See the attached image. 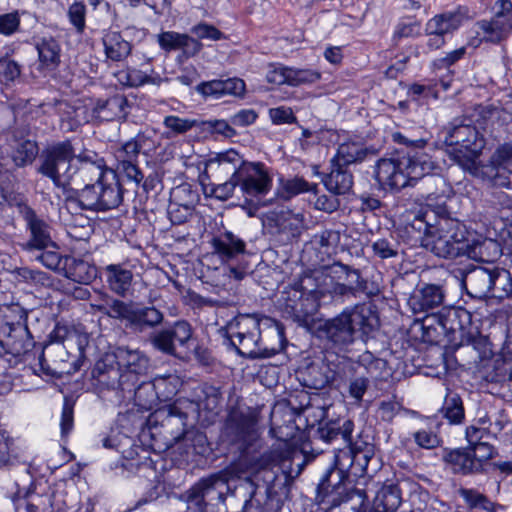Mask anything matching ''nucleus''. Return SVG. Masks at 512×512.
I'll return each instance as SVG.
<instances>
[{
    "instance_id": "f257e3e1",
    "label": "nucleus",
    "mask_w": 512,
    "mask_h": 512,
    "mask_svg": "<svg viewBox=\"0 0 512 512\" xmlns=\"http://www.w3.org/2000/svg\"><path fill=\"white\" fill-rule=\"evenodd\" d=\"M37 171L63 190L72 183L84 184L76 192V197L68 200L81 209L107 211L117 208L123 201L118 176L107 167L104 158L88 149L76 154L69 140L45 148L40 155Z\"/></svg>"
},
{
    "instance_id": "f03ea898",
    "label": "nucleus",
    "mask_w": 512,
    "mask_h": 512,
    "mask_svg": "<svg viewBox=\"0 0 512 512\" xmlns=\"http://www.w3.org/2000/svg\"><path fill=\"white\" fill-rule=\"evenodd\" d=\"M220 332L238 355L248 359L270 358L286 345L283 325L257 314H239Z\"/></svg>"
},
{
    "instance_id": "7ed1b4c3",
    "label": "nucleus",
    "mask_w": 512,
    "mask_h": 512,
    "mask_svg": "<svg viewBox=\"0 0 512 512\" xmlns=\"http://www.w3.org/2000/svg\"><path fill=\"white\" fill-rule=\"evenodd\" d=\"M422 246L435 256L444 259L467 257L475 261H487L485 250L493 249L499 254L498 244L492 240L469 241L468 231L463 223L448 215H439L433 229L422 238Z\"/></svg>"
},
{
    "instance_id": "20e7f679",
    "label": "nucleus",
    "mask_w": 512,
    "mask_h": 512,
    "mask_svg": "<svg viewBox=\"0 0 512 512\" xmlns=\"http://www.w3.org/2000/svg\"><path fill=\"white\" fill-rule=\"evenodd\" d=\"M436 168L431 156L422 151L397 157L381 158L374 167V177L385 191H399L413 187L418 180L429 175Z\"/></svg>"
},
{
    "instance_id": "39448f33",
    "label": "nucleus",
    "mask_w": 512,
    "mask_h": 512,
    "mask_svg": "<svg viewBox=\"0 0 512 512\" xmlns=\"http://www.w3.org/2000/svg\"><path fill=\"white\" fill-rule=\"evenodd\" d=\"M377 318L365 304L345 308L320 326L321 337L333 348L347 350L356 340L367 336L376 326Z\"/></svg>"
},
{
    "instance_id": "423d86ee",
    "label": "nucleus",
    "mask_w": 512,
    "mask_h": 512,
    "mask_svg": "<svg viewBox=\"0 0 512 512\" xmlns=\"http://www.w3.org/2000/svg\"><path fill=\"white\" fill-rule=\"evenodd\" d=\"M92 385L94 389L102 394L105 391L115 393L117 401L134 399L143 408H150L148 403H141L142 394L150 392L154 395L151 384H143L136 388V379L133 374L124 375L116 360L109 354L99 359L92 369Z\"/></svg>"
},
{
    "instance_id": "0eeeda50",
    "label": "nucleus",
    "mask_w": 512,
    "mask_h": 512,
    "mask_svg": "<svg viewBox=\"0 0 512 512\" xmlns=\"http://www.w3.org/2000/svg\"><path fill=\"white\" fill-rule=\"evenodd\" d=\"M446 141L455 146L451 155L459 166L466 171L477 170V158L484 147V141L475 127L470 124L454 125Z\"/></svg>"
},
{
    "instance_id": "6e6552de",
    "label": "nucleus",
    "mask_w": 512,
    "mask_h": 512,
    "mask_svg": "<svg viewBox=\"0 0 512 512\" xmlns=\"http://www.w3.org/2000/svg\"><path fill=\"white\" fill-rule=\"evenodd\" d=\"M230 490L224 474H213L195 484L188 494L189 504L200 512H226L225 494Z\"/></svg>"
},
{
    "instance_id": "1a4fd4ad",
    "label": "nucleus",
    "mask_w": 512,
    "mask_h": 512,
    "mask_svg": "<svg viewBox=\"0 0 512 512\" xmlns=\"http://www.w3.org/2000/svg\"><path fill=\"white\" fill-rule=\"evenodd\" d=\"M263 474V479L266 482L264 491H259L254 487V483L246 478L241 480L238 485L235 486L232 496L246 497L249 495V499H245L242 512H276L278 510V504L274 497L270 495L272 485L276 480V473L268 468H264L258 472L257 477Z\"/></svg>"
},
{
    "instance_id": "9d476101",
    "label": "nucleus",
    "mask_w": 512,
    "mask_h": 512,
    "mask_svg": "<svg viewBox=\"0 0 512 512\" xmlns=\"http://www.w3.org/2000/svg\"><path fill=\"white\" fill-rule=\"evenodd\" d=\"M145 141V136L138 134L135 138L120 144L114 149L117 170L123 173L136 187L144 179V175L138 167V157Z\"/></svg>"
},
{
    "instance_id": "9b49d317",
    "label": "nucleus",
    "mask_w": 512,
    "mask_h": 512,
    "mask_svg": "<svg viewBox=\"0 0 512 512\" xmlns=\"http://www.w3.org/2000/svg\"><path fill=\"white\" fill-rule=\"evenodd\" d=\"M19 214L24 219L30 233L28 241L24 244L25 250L32 251L56 248V244L52 240L51 226L40 218L34 209L26 202L24 205L20 206Z\"/></svg>"
},
{
    "instance_id": "f8f14e48",
    "label": "nucleus",
    "mask_w": 512,
    "mask_h": 512,
    "mask_svg": "<svg viewBox=\"0 0 512 512\" xmlns=\"http://www.w3.org/2000/svg\"><path fill=\"white\" fill-rule=\"evenodd\" d=\"M50 349L53 353L52 366L46 363L44 354L39 357L41 369L46 374L51 376L71 374L81 368L85 349H81V353L77 347L69 349L63 345H56Z\"/></svg>"
},
{
    "instance_id": "ddd939ff",
    "label": "nucleus",
    "mask_w": 512,
    "mask_h": 512,
    "mask_svg": "<svg viewBox=\"0 0 512 512\" xmlns=\"http://www.w3.org/2000/svg\"><path fill=\"white\" fill-rule=\"evenodd\" d=\"M238 183L248 196L266 195L272 187V177L261 162H248L240 168Z\"/></svg>"
},
{
    "instance_id": "4468645a",
    "label": "nucleus",
    "mask_w": 512,
    "mask_h": 512,
    "mask_svg": "<svg viewBox=\"0 0 512 512\" xmlns=\"http://www.w3.org/2000/svg\"><path fill=\"white\" fill-rule=\"evenodd\" d=\"M330 276L336 280L333 287L335 295L354 296L365 293L367 282L358 269L341 262H335L328 268Z\"/></svg>"
},
{
    "instance_id": "2eb2a0df",
    "label": "nucleus",
    "mask_w": 512,
    "mask_h": 512,
    "mask_svg": "<svg viewBox=\"0 0 512 512\" xmlns=\"http://www.w3.org/2000/svg\"><path fill=\"white\" fill-rule=\"evenodd\" d=\"M498 10L490 21L477 23L484 34V39L489 42L498 43L505 39L512 32V2L510 0H498Z\"/></svg>"
},
{
    "instance_id": "dca6fc26",
    "label": "nucleus",
    "mask_w": 512,
    "mask_h": 512,
    "mask_svg": "<svg viewBox=\"0 0 512 512\" xmlns=\"http://www.w3.org/2000/svg\"><path fill=\"white\" fill-rule=\"evenodd\" d=\"M257 417L250 409L232 408L226 420V432L235 442L248 444L256 437Z\"/></svg>"
},
{
    "instance_id": "f3484780",
    "label": "nucleus",
    "mask_w": 512,
    "mask_h": 512,
    "mask_svg": "<svg viewBox=\"0 0 512 512\" xmlns=\"http://www.w3.org/2000/svg\"><path fill=\"white\" fill-rule=\"evenodd\" d=\"M263 225L272 235L283 236L290 240L300 235L303 217L290 210L270 211L265 215Z\"/></svg>"
},
{
    "instance_id": "a211bd4d",
    "label": "nucleus",
    "mask_w": 512,
    "mask_h": 512,
    "mask_svg": "<svg viewBox=\"0 0 512 512\" xmlns=\"http://www.w3.org/2000/svg\"><path fill=\"white\" fill-rule=\"evenodd\" d=\"M198 200V194L188 184L180 185L171 192V203L168 214L173 224H182L192 214L194 205Z\"/></svg>"
},
{
    "instance_id": "6ab92c4d",
    "label": "nucleus",
    "mask_w": 512,
    "mask_h": 512,
    "mask_svg": "<svg viewBox=\"0 0 512 512\" xmlns=\"http://www.w3.org/2000/svg\"><path fill=\"white\" fill-rule=\"evenodd\" d=\"M431 320H437L442 331L460 335H475L476 332L471 330L472 315L464 308H444L443 312L435 315Z\"/></svg>"
},
{
    "instance_id": "aec40b11",
    "label": "nucleus",
    "mask_w": 512,
    "mask_h": 512,
    "mask_svg": "<svg viewBox=\"0 0 512 512\" xmlns=\"http://www.w3.org/2000/svg\"><path fill=\"white\" fill-rule=\"evenodd\" d=\"M109 354L116 360L124 375L133 374L135 376L136 388H138L140 386L138 385V375L145 373L148 369V358L138 349L128 347H118Z\"/></svg>"
},
{
    "instance_id": "412c9836",
    "label": "nucleus",
    "mask_w": 512,
    "mask_h": 512,
    "mask_svg": "<svg viewBox=\"0 0 512 512\" xmlns=\"http://www.w3.org/2000/svg\"><path fill=\"white\" fill-rule=\"evenodd\" d=\"M492 266H476L463 275V285L467 294L475 299L489 298L491 292Z\"/></svg>"
},
{
    "instance_id": "4be33fe9",
    "label": "nucleus",
    "mask_w": 512,
    "mask_h": 512,
    "mask_svg": "<svg viewBox=\"0 0 512 512\" xmlns=\"http://www.w3.org/2000/svg\"><path fill=\"white\" fill-rule=\"evenodd\" d=\"M472 18L470 10L460 6L454 11L444 12L431 18L425 27L426 33L445 35L456 30L465 20Z\"/></svg>"
},
{
    "instance_id": "5701e85b",
    "label": "nucleus",
    "mask_w": 512,
    "mask_h": 512,
    "mask_svg": "<svg viewBox=\"0 0 512 512\" xmlns=\"http://www.w3.org/2000/svg\"><path fill=\"white\" fill-rule=\"evenodd\" d=\"M444 299L445 292L440 285L425 284L414 291L408 303L414 313H420L440 307Z\"/></svg>"
},
{
    "instance_id": "b1692460",
    "label": "nucleus",
    "mask_w": 512,
    "mask_h": 512,
    "mask_svg": "<svg viewBox=\"0 0 512 512\" xmlns=\"http://www.w3.org/2000/svg\"><path fill=\"white\" fill-rule=\"evenodd\" d=\"M442 460L454 474L470 475L480 472V464L468 447L445 449Z\"/></svg>"
},
{
    "instance_id": "393cba45",
    "label": "nucleus",
    "mask_w": 512,
    "mask_h": 512,
    "mask_svg": "<svg viewBox=\"0 0 512 512\" xmlns=\"http://www.w3.org/2000/svg\"><path fill=\"white\" fill-rule=\"evenodd\" d=\"M213 254L221 261L228 262L240 254L245 253L246 243L239 236L230 231H225L211 239Z\"/></svg>"
},
{
    "instance_id": "a878e982",
    "label": "nucleus",
    "mask_w": 512,
    "mask_h": 512,
    "mask_svg": "<svg viewBox=\"0 0 512 512\" xmlns=\"http://www.w3.org/2000/svg\"><path fill=\"white\" fill-rule=\"evenodd\" d=\"M103 274L110 291L125 297L132 287L133 272L124 264H109L103 268Z\"/></svg>"
},
{
    "instance_id": "bb28decb",
    "label": "nucleus",
    "mask_w": 512,
    "mask_h": 512,
    "mask_svg": "<svg viewBox=\"0 0 512 512\" xmlns=\"http://www.w3.org/2000/svg\"><path fill=\"white\" fill-rule=\"evenodd\" d=\"M338 377L336 365L330 362L311 363L305 371L304 382L309 388L320 390Z\"/></svg>"
},
{
    "instance_id": "cd10ccee",
    "label": "nucleus",
    "mask_w": 512,
    "mask_h": 512,
    "mask_svg": "<svg viewBox=\"0 0 512 512\" xmlns=\"http://www.w3.org/2000/svg\"><path fill=\"white\" fill-rule=\"evenodd\" d=\"M510 163H494L493 155L489 164L479 165L476 171H469L472 175L488 180L493 186L512 188V172L508 170Z\"/></svg>"
},
{
    "instance_id": "c85d7f7f",
    "label": "nucleus",
    "mask_w": 512,
    "mask_h": 512,
    "mask_svg": "<svg viewBox=\"0 0 512 512\" xmlns=\"http://www.w3.org/2000/svg\"><path fill=\"white\" fill-rule=\"evenodd\" d=\"M323 183L333 194L344 195L353 187V174L347 167L331 163V171L323 178Z\"/></svg>"
},
{
    "instance_id": "c756f323",
    "label": "nucleus",
    "mask_w": 512,
    "mask_h": 512,
    "mask_svg": "<svg viewBox=\"0 0 512 512\" xmlns=\"http://www.w3.org/2000/svg\"><path fill=\"white\" fill-rule=\"evenodd\" d=\"M119 83L129 87H140L146 84H151L159 87L167 79L160 76L159 73L153 69L149 73L134 67H127L116 73Z\"/></svg>"
},
{
    "instance_id": "7c9ffc66",
    "label": "nucleus",
    "mask_w": 512,
    "mask_h": 512,
    "mask_svg": "<svg viewBox=\"0 0 512 512\" xmlns=\"http://www.w3.org/2000/svg\"><path fill=\"white\" fill-rule=\"evenodd\" d=\"M51 344L46 348L54 347L53 344L63 345L69 349L77 347V350L81 352V349H85L88 345L89 338L85 333H79L76 330H71L65 325L56 324L52 332L50 333Z\"/></svg>"
},
{
    "instance_id": "2f4dec72",
    "label": "nucleus",
    "mask_w": 512,
    "mask_h": 512,
    "mask_svg": "<svg viewBox=\"0 0 512 512\" xmlns=\"http://www.w3.org/2000/svg\"><path fill=\"white\" fill-rule=\"evenodd\" d=\"M107 59L114 62L124 61L132 51V44L116 31H108L102 38Z\"/></svg>"
},
{
    "instance_id": "473e14b6",
    "label": "nucleus",
    "mask_w": 512,
    "mask_h": 512,
    "mask_svg": "<svg viewBox=\"0 0 512 512\" xmlns=\"http://www.w3.org/2000/svg\"><path fill=\"white\" fill-rule=\"evenodd\" d=\"M293 297L286 300L284 309L296 322L306 323L316 311V304L297 290L293 291Z\"/></svg>"
},
{
    "instance_id": "72a5a7b5",
    "label": "nucleus",
    "mask_w": 512,
    "mask_h": 512,
    "mask_svg": "<svg viewBox=\"0 0 512 512\" xmlns=\"http://www.w3.org/2000/svg\"><path fill=\"white\" fill-rule=\"evenodd\" d=\"M65 276L80 284H90L97 277V268L81 259L66 257L64 260Z\"/></svg>"
},
{
    "instance_id": "f704fd0d",
    "label": "nucleus",
    "mask_w": 512,
    "mask_h": 512,
    "mask_svg": "<svg viewBox=\"0 0 512 512\" xmlns=\"http://www.w3.org/2000/svg\"><path fill=\"white\" fill-rule=\"evenodd\" d=\"M353 429L354 423L351 420L328 421L319 426L318 434L326 443H332L338 439L345 443L349 441Z\"/></svg>"
},
{
    "instance_id": "c9c22d12",
    "label": "nucleus",
    "mask_w": 512,
    "mask_h": 512,
    "mask_svg": "<svg viewBox=\"0 0 512 512\" xmlns=\"http://www.w3.org/2000/svg\"><path fill=\"white\" fill-rule=\"evenodd\" d=\"M368 154V149L358 142H345L339 145L336 155L331 159V163L348 165L362 162Z\"/></svg>"
},
{
    "instance_id": "e433bc0d",
    "label": "nucleus",
    "mask_w": 512,
    "mask_h": 512,
    "mask_svg": "<svg viewBox=\"0 0 512 512\" xmlns=\"http://www.w3.org/2000/svg\"><path fill=\"white\" fill-rule=\"evenodd\" d=\"M345 445L349 448V455L343 453L348 459V465H358L361 468H366L372 455L373 445L362 440H354L352 434H350L349 441L345 442Z\"/></svg>"
},
{
    "instance_id": "4c0bfd02",
    "label": "nucleus",
    "mask_w": 512,
    "mask_h": 512,
    "mask_svg": "<svg viewBox=\"0 0 512 512\" xmlns=\"http://www.w3.org/2000/svg\"><path fill=\"white\" fill-rule=\"evenodd\" d=\"M491 292L489 298L503 300L512 297V275L500 267L492 266Z\"/></svg>"
},
{
    "instance_id": "58836bf2",
    "label": "nucleus",
    "mask_w": 512,
    "mask_h": 512,
    "mask_svg": "<svg viewBox=\"0 0 512 512\" xmlns=\"http://www.w3.org/2000/svg\"><path fill=\"white\" fill-rule=\"evenodd\" d=\"M127 104L123 95L115 94L105 100L99 99L96 102L94 111L98 116L105 120L120 118L124 115V109Z\"/></svg>"
},
{
    "instance_id": "ea45409f",
    "label": "nucleus",
    "mask_w": 512,
    "mask_h": 512,
    "mask_svg": "<svg viewBox=\"0 0 512 512\" xmlns=\"http://www.w3.org/2000/svg\"><path fill=\"white\" fill-rule=\"evenodd\" d=\"M5 330H7L8 340L7 345L10 346L11 353L16 356H20L22 354L27 353L31 346L32 342L29 339L26 340H18V337L28 336L29 331L26 326L21 324H6Z\"/></svg>"
},
{
    "instance_id": "a19ab883",
    "label": "nucleus",
    "mask_w": 512,
    "mask_h": 512,
    "mask_svg": "<svg viewBox=\"0 0 512 512\" xmlns=\"http://www.w3.org/2000/svg\"><path fill=\"white\" fill-rule=\"evenodd\" d=\"M400 504V491L394 485L383 487L377 493L374 500V507L376 512H395Z\"/></svg>"
},
{
    "instance_id": "79ce46f5",
    "label": "nucleus",
    "mask_w": 512,
    "mask_h": 512,
    "mask_svg": "<svg viewBox=\"0 0 512 512\" xmlns=\"http://www.w3.org/2000/svg\"><path fill=\"white\" fill-rule=\"evenodd\" d=\"M440 413L450 424H461L465 418V411L461 397L456 393H447L443 406L440 409Z\"/></svg>"
},
{
    "instance_id": "37998d69",
    "label": "nucleus",
    "mask_w": 512,
    "mask_h": 512,
    "mask_svg": "<svg viewBox=\"0 0 512 512\" xmlns=\"http://www.w3.org/2000/svg\"><path fill=\"white\" fill-rule=\"evenodd\" d=\"M347 478L348 474L343 467L329 469L317 486L318 494L325 497L331 492L338 491Z\"/></svg>"
},
{
    "instance_id": "c03bdc74",
    "label": "nucleus",
    "mask_w": 512,
    "mask_h": 512,
    "mask_svg": "<svg viewBox=\"0 0 512 512\" xmlns=\"http://www.w3.org/2000/svg\"><path fill=\"white\" fill-rule=\"evenodd\" d=\"M458 492L470 509L479 508L487 512H496L499 507L498 504L476 489L460 488Z\"/></svg>"
},
{
    "instance_id": "a18cd8bd",
    "label": "nucleus",
    "mask_w": 512,
    "mask_h": 512,
    "mask_svg": "<svg viewBox=\"0 0 512 512\" xmlns=\"http://www.w3.org/2000/svg\"><path fill=\"white\" fill-rule=\"evenodd\" d=\"M163 313L155 307L134 308L131 325L139 328L155 327L162 323Z\"/></svg>"
},
{
    "instance_id": "49530a36",
    "label": "nucleus",
    "mask_w": 512,
    "mask_h": 512,
    "mask_svg": "<svg viewBox=\"0 0 512 512\" xmlns=\"http://www.w3.org/2000/svg\"><path fill=\"white\" fill-rule=\"evenodd\" d=\"M39 60L46 67H54L59 63L60 47L53 38H43L36 45Z\"/></svg>"
},
{
    "instance_id": "de8ad7c7",
    "label": "nucleus",
    "mask_w": 512,
    "mask_h": 512,
    "mask_svg": "<svg viewBox=\"0 0 512 512\" xmlns=\"http://www.w3.org/2000/svg\"><path fill=\"white\" fill-rule=\"evenodd\" d=\"M153 346L161 352L179 358L188 359V351L178 350L177 345L173 343L170 334L166 329L157 332L151 339Z\"/></svg>"
},
{
    "instance_id": "09e8293b",
    "label": "nucleus",
    "mask_w": 512,
    "mask_h": 512,
    "mask_svg": "<svg viewBox=\"0 0 512 512\" xmlns=\"http://www.w3.org/2000/svg\"><path fill=\"white\" fill-rule=\"evenodd\" d=\"M170 334L173 343L178 350L188 351L190 356L189 343L192 339V327L187 321H177L171 328L166 329Z\"/></svg>"
},
{
    "instance_id": "8fccbe9b",
    "label": "nucleus",
    "mask_w": 512,
    "mask_h": 512,
    "mask_svg": "<svg viewBox=\"0 0 512 512\" xmlns=\"http://www.w3.org/2000/svg\"><path fill=\"white\" fill-rule=\"evenodd\" d=\"M96 308L111 318L126 320L130 324L132 322L133 307L121 300L113 299L104 305H96Z\"/></svg>"
},
{
    "instance_id": "3c124183",
    "label": "nucleus",
    "mask_w": 512,
    "mask_h": 512,
    "mask_svg": "<svg viewBox=\"0 0 512 512\" xmlns=\"http://www.w3.org/2000/svg\"><path fill=\"white\" fill-rule=\"evenodd\" d=\"M199 127L202 131L209 132L213 135L222 136L224 138H233L238 135L231 121L224 119H213L199 121Z\"/></svg>"
},
{
    "instance_id": "603ef678",
    "label": "nucleus",
    "mask_w": 512,
    "mask_h": 512,
    "mask_svg": "<svg viewBox=\"0 0 512 512\" xmlns=\"http://www.w3.org/2000/svg\"><path fill=\"white\" fill-rule=\"evenodd\" d=\"M38 151L39 148L35 141L25 140L17 145L12 158L16 166L24 167L34 161Z\"/></svg>"
},
{
    "instance_id": "864d4df0",
    "label": "nucleus",
    "mask_w": 512,
    "mask_h": 512,
    "mask_svg": "<svg viewBox=\"0 0 512 512\" xmlns=\"http://www.w3.org/2000/svg\"><path fill=\"white\" fill-rule=\"evenodd\" d=\"M295 450L286 441H281L275 444L272 449L263 455L266 463L271 465L284 464L286 461L294 459Z\"/></svg>"
},
{
    "instance_id": "5fc2aeb1",
    "label": "nucleus",
    "mask_w": 512,
    "mask_h": 512,
    "mask_svg": "<svg viewBox=\"0 0 512 512\" xmlns=\"http://www.w3.org/2000/svg\"><path fill=\"white\" fill-rule=\"evenodd\" d=\"M237 185H239L238 179L229 178L223 183H211L204 186V193L218 200L225 201L233 195Z\"/></svg>"
},
{
    "instance_id": "6e6d98bb",
    "label": "nucleus",
    "mask_w": 512,
    "mask_h": 512,
    "mask_svg": "<svg viewBox=\"0 0 512 512\" xmlns=\"http://www.w3.org/2000/svg\"><path fill=\"white\" fill-rule=\"evenodd\" d=\"M321 73L314 69L289 67V86L313 84L319 81Z\"/></svg>"
},
{
    "instance_id": "4d7b16f0",
    "label": "nucleus",
    "mask_w": 512,
    "mask_h": 512,
    "mask_svg": "<svg viewBox=\"0 0 512 512\" xmlns=\"http://www.w3.org/2000/svg\"><path fill=\"white\" fill-rule=\"evenodd\" d=\"M25 204L23 196L17 193L13 186L0 179V212L6 206H16L20 211V206Z\"/></svg>"
},
{
    "instance_id": "13d9d810",
    "label": "nucleus",
    "mask_w": 512,
    "mask_h": 512,
    "mask_svg": "<svg viewBox=\"0 0 512 512\" xmlns=\"http://www.w3.org/2000/svg\"><path fill=\"white\" fill-rule=\"evenodd\" d=\"M163 125L175 134H184L194 127H199V121L196 119L180 118L169 115L163 120Z\"/></svg>"
},
{
    "instance_id": "bf43d9fd",
    "label": "nucleus",
    "mask_w": 512,
    "mask_h": 512,
    "mask_svg": "<svg viewBox=\"0 0 512 512\" xmlns=\"http://www.w3.org/2000/svg\"><path fill=\"white\" fill-rule=\"evenodd\" d=\"M21 74L20 65L8 56L0 57V82L10 83Z\"/></svg>"
},
{
    "instance_id": "052dcab7",
    "label": "nucleus",
    "mask_w": 512,
    "mask_h": 512,
    "mask_svg": "<svg viewBox=\"0 0 512 512\" xmlns=\"http://www.w3.org/2000/svg\"><path fill=\"white\" fill-rule=\"evenodd\" d=\"M103 446L108 449H115L121 453L124 457L128 458L131 456V452H128L125 447L132 444L133 440L122 433H114L103 439Z\"/></svg>"
},
{
    "instance_id": "680f3d73",
    "label": "nucleus",
    "mask_w": 512,
    "mask_h": 512,
    "mask_svg": "<svg viewBox=\"0 0 512 512\" xmlns=\"http://www.w3.org/2000/svg\"><path fill=\"white\" fill-rule=\"evenodd\" d=\"M438 216L433 210H426L415 216L411 223V227L419 232L424 233L423 237H427L433 229L434 222Z\"/></svg>"
},
{
    "instance_id": "e2e57ef3",
    "label": "nucleus",
    "mask_w": 512,
    "mask_h": 512,
    "mask_svg": "<svg viewBox=\"0 0 512 512\" xmlns=\"http://www.w3.org/2000/svg\"><path fill=\"white\" fill-rule=\"evenodd\" d=\"M399 244L395 240L378 239L372 244V250L381 259L394 258L398 256Z\"/></svg>"
},
{
    "instance_id": "0e129e2a",
    "label": "nucleus",
    "mask_w": 512,
    "mask_h": 512,
    "mask_svg": "<svg viewBox=\"0 0 512 512\" xmlns=\"http://www.w3.org/2000/svg\"><path fill=\"white\" fill-rule=\"evenodd\" d=\"M191 33L194 34L198 40L207 39L218 41L226 38L224 33L218 28L205 22H200L197 25H194L191 28Z\"/></svg>"
},
{
    "instance_id": "69168bd1",
    "label": "nucleus",
    "mask_w": 512,
    "mask_h": 512,
    "mask_svg": "<svg viewBox=\"0 0 512 512\" xmlns=\"http://www.w3.org/2000/svg\"><path fill=\"white\" fill-rule=\"evenodd\" d=\"M184 33L165 31L157 35V42L161 49L166 52L180 50Z\"/></svg>"
},
{
    "instance_id": "338daca9",
    "label": "nucleus",
    "mask_w": 512,
    "mask_h": 512,
    "mask_svg": "<svg viewBox=\"0 0 512 512\" xmlns=\"http://www.w3.org/2000/svg\"><path fill=\"white\" fill-rule=\"evenodd\" d=\"M413 439L418 447L423 449H434L440 446V437L430 430L421 429L412 434Z\"/></svg>"
},
{
    "instance_id": "774afa93",
    "label": "nucleus",
    "mask_w": 512,
    "mask_h": 512,
    "mask_svg": "<svg viewBox=\"0 0 512 512\" xmlns=\"http://www.w3.org/2000/svg\"><path fill=\"white\" fill-rule=\"evenodd\" d=\"M51 502L48 496L31 495L25 500V506L19 512H50Z\"/></svg>"
}]
</instances>
